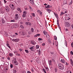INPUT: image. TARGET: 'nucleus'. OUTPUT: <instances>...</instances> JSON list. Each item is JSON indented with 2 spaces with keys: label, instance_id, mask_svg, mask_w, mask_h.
Masks as SVG:
<instances>
[{
  "label": "nucleus",
  "instance_id": "11",
  "mask_svg": "<svg viewBox=\"0 0 73 73\" xmlns=\"http://www.w3.org/2000/svg\"><path fill=\"white\" fill-rule=\"evenodd\" d=\"M19 41V39L18 38H17V39H15L14 41L15 42H18Z\"/></svg>",
  "mask_w": 73,
  "mask_h": 73
},
{
  "label": "nucleus",
  "instance_id": "16",
  "mask_svg": "<svg viewBox=\"0 0 73 73\" xmlns=\"http://www.w3.org/2000/svg\"><path fill=\"white\" fill-rule=\"evenodd\" d=\"M54 15L57 19H58V15L57 14L54 13Z\"/></svg>",
  "mask_w": 73,
  "mask_h": 73
},
{
  "label": "nucleus",
  "instance_id": "64",
  "mask_svg": "<svg viewBox=\"0 0 73 73\" xmlns=\"http://www.w3.org/2000/svg\"><path fill=\"white\" fill-rule=\"evenodd\" d=\"M71 27H72V29H73V25H72Z\"/></svg>",
  "mask_w": 73,
  "mask_h": 73
},
{
  "label": "nucleus",
  "instance_id": "10",
  "mask_svg": "<svg viewBox=\"0 0 73 73\" xmlns=\"http://www.w3.org/2000/svg\"><path fill=\"white\" fill-rule=\"evenodd\" d=\"M9 55L10 57H12L13 56V54L12 53H9Z\"/></svg>",
  "mask_w": 73,
  "mask_h": 73
},
{
  "label": "nucleus",
  "instance_id": "36",
  "mask_svg": "<svg viewBox=\"0 0 73 73\" xmlns=\"http://www.w3.org/2000/svg\"><path fill=\"white\" fill-rule=\"evenodd\" d=\"M66 73H72L70 71H68L66 72Z\"/></svg>",
  "mask_w": 73,
  "mask_h": 73
},
{
  "label": "nucleus",
  "instance_id": "28",
  "mask_svg": "<svg viewBox=\"0 0 73 73\" xmlns=\"http://www.w3.org/2000/svg\"><path fill=\"white\" fill-rule=\"evenodd\" d=\"M47 11H48V13H50V10L49 9H47Z\"/></svg>",
  "mask_w": 73,
  "mask_h": 73
},
{
  "label": "nucleus",
  "instance_id": "45",
  "mask_svg": "<svg viewBox=\"0 0 73 73\" xmlns=\"http://www.w3.org/2000/svg\"><path fill=\"white\" fill-rule=\"evenodd\" d=\"M65 63H66L65 65L66 66L68 65H69V63H68L66 62Z\"/></svg>",
  "mask_w": 73,
  "mask_h": 73
},
{
  "label": "nucleus",
  "instance_id": "19",
  "mask_svg": "<svg viewBox=\"0 0 73 73\" xmlns=\"http://www.w3.org/2000/svg\"><path fill=\"white\" fill-rule=\"evenodd\" d=\"M57 25H58V27H59L60 24H59V22H58V20H57Z\"/></svg>",
  "mask_w": 73,
  "mask_h": 73
},
{
  "label": "nucleus",
  "instance_id": "42",
  "mask_svg": "<svg viewBox=\"0 0 73 73\" xmlns=\"http://www.w3.org/2000/svg\"><path fill=\"white\" fill-rule=\"evenodd\" d=\"M38 40H39V41H40V40H42V38H38Z\"/></svg>",
  "mask_w": 73,
  "mask_h": 73
},
{
  "label": "nucleus",
  "instance_id": "32",
  "mask_svg": "<svg viewBox=\"0 0 73 73\" xmlns=\"http://www.w3.org/2000/svg\"><path fill=\"white\" fill-rule=\"evenodd\" d=\"M40 47V46L38 45H37L36 46V49H38Z\"/></svg>",
  "mask_w": 73,
  "mask_h": 73
},
{
  "label": "nucleus",
  "instance_id": "46",
  "mask_svg": "<svg viewBox=\"0 0 73 73\" xmlns=\"http://www.w3.org/2000/svg\"><path fill=\"white\" fill-rule=\"evenodd\" d=\"M54 39L55 40H57V36H54Z\"/></svg>",
  "mask_w": 73,
  "mask_h": 73
},
{
  "label": "nucleus",
  "instance_id": "17",
  "mask_svg": "<svg viewBox=\"0 0 73 73\" xmlns=\"http://www.w3.org/2000/svg\"><path fill=\"white\" fill-rule=\"evenodd\" d=\"M43 33L44 35H47V32L45 31H43Z\"/></svg>",
  "mask_w": 73,
  "mask_h": 73
},
{
  "label": "nucleus",
  "instance_id": "13",
  "mask_svg": "<svg viewBox=\"0 0 73 73\" xmlns=\"http://www.w3.org/2000/svg\"><path fill=\"white\" fill-rule=\"evenodd\" d=\"M5 23V20H4V19L2 18V24H4Z\"/></svg>",
  "mask_w": 73,
  "mask_h": 73
},
{
  "label": "nucleus",
  "instance_id": "1",
  "mask_svg": "<svg viewBox=\"0 0 73 73\" xmlns=\"http://www.w3.org/2000/svg\"><path fill=\"white\" fill-rule=\"evenodd\" d=\"M58 67L59 69L60 70H63V69H64V66L61 63L59 64L58 65Z\"/></svg>",
  "mask_w": 73,
  "mask_h": 73
},
{
  "label": "nucleus",
  "instance_id": "31",
  "mask_svg": "<svg viewBox=\"0 0 73 73\" xmlns=\"http://www.w3.org/2000/svg\"><path fill=\"white\" fill-rule=\"evenodd\" d=\"M20 27L21 28H22V29H24V26L21 25H20Z\"/></svg>",
  "mask_w": 73,
  "mask_h": 73
},
{
  "label": "nucleus",
  "instance_id": "59",
  "mask_svg": "<svg viewBox=\"0 0 73 73\" xmlns=\"http://www.w3.org/2000/svg\"><path fill=\"white\" fill-rule=\"evenodd\" d=\"M19 50L20 52H21V51H22V49H19Z\"/></svg>",
  "mask_w": 73,
  "mask_h": 73
},
{
  "label": "nucleus",
  "instance_id": "25",
  "mask_svg": "<svg viewBox=\"0 0 73 73\" xmlns=\"http://www.w3.org/2000/svg\"><path fill=\"white\" fill-rule=\"evenodd\" d=\"M29 9L30 11H32L33 10V9H32V7H31V6H29Z\"/></svg>",
  "mask_w": 73,
  "mask_h": 73
},
{
  "label": "nucleus",
  "instance_id": "62",
  "mask_svg": "<svg viewBox=\"0 0 73 73\" xmlns=\"http://www.w3.org/2000/svg\"><path fill=\"white\" fill-rule=\"evenodd\" d=\"M50 53L51 54H54V53L53 52H51Z\"/></svg>",
  "mask_w": 73,
  "mask_h": 73
},
{
  "label": "nucleus",
  "instance_id": "52",
  "mask_svg": "<svg viewBox=\"0 0 73 73\" xmlns=\"http://www.w3.org/2000/svg\"><path fill=\"white\" fill-rule=\"evenodd\" d=\"M3 1H4V3H7V1L5 0H3Z\"/></svg>",
  "mask_w": 73,
  "mask_h": 73
},
{
  "label": "nucleus",
  "instance_id": "55",
  "mask_svg": "<svg viewBox=\"0 0 73 73\" xmlns=\"http://www.w3.org/2000/svg\"><path fill=\"white\" fill-rule=\"evenodd\" d=\"M25 10H28V9L27 8H25Z\"/></svg>",
  "mask_w": 73,
  "mask_h": 73
},
{
  "label": "nucleus",
  "instance_id": "20",
  "mask_svg": "<svg viewBox=\"0 0 73 73\" xmlns=\"http://www.w3.org/2000/svg\"><path fill=\"white\" fill-rule=\"evenodd\" d=\"M38 53L39 56H40L41 54V50H38Z\"/></svg>",
  "mask_w": 73,
  "mask_h": 73
},
{
  "label": "nucleus",
  "instance_id": "24",
  "mask_svg": "<svg viewBox=\"0 0 73 73\" xmlns=\"http://www.w3.org/2000/svg\"><path fill=\"white\" fill-rule=\"evenodd\" d=\"M17 10L18 11H20V12L21 13L22 11H21V9L20 8H18Z\"/></svg>",
  "mask_w": 73,
  "mask_h": 73
},
{
  "label": "nucleus",
  "instance_id": "26",
  "mask_svg": "<svg viewBox=\"0 0 73 73\" xmlns=\"http://www.w3.org/2000/svg\"><path fill=\"white\" fill-rule=\"evenodd\" d=\"M23 13L24 15H27V11H24L23 12Z\"/></svg>",
  "mask_w": 73,
  "mask_h": 73
},
{
  "label": "nucleus",
  "instance_id": "58",
  "mask_svg": "<svg viewBox=\"0 0 73 73\" xmlns=\"http://www.w3.org/2000/svg\"><path fill=\"white\" fill-rule=\"evenodd\" d=\"M27 73H31V72L29 71H28L27 72Z\"/></svg>",
  "mask_w": 73,
  "mask_h": 73
},
{
  "label": "nucleus",
  "instance_id": "8",
  "mask_svg": "<svg viewBox=\"0 0 73 73\" xmlns=\"http://www.w3.org/2000/svg\"><path fill=\"white\" fill-rule=\"evenodd\" d=\"M29 49H30L32 51H34V49H35L34 46H31V47L29 48Z\"/></svg>",
  "mask_w": 73,
  "mask_h": 73
},
{
  "label": "nucleus",
  "instance_id": "23",
  "mask_svg": "<svg viewBox=\"0 0 73 73\" xmlns=\"http://www.w3.org/2000/svg\"><path fill=\"white\" fill-rule=\"evenodd\" d=\"M64 44L66 47H67V42L66 40H65Z\"/></svg>",
  "mask_w": 73,
  "mask_h": 73
},
{
  "label": "nucleus",
  "instance_id": "3",
  "mask_svg": "<svg viewBox=\"0 0 73 73\" xmlns=\"http://www.w3.org/2000/svg\"><path fill=\"white\" fill-rule=\"evenodd\" d=\"M31 44H32V45H35L36 44V42L34 40H31Z\"/></svg>",
  "mask_w": 73,
  "mask_h": 73
},
{
  "label": "nucleus",
  "instance_id": "50",
  "mask_svg": "<svg viewBox=\"0 0 73 73\" xmlns=\"http://www.w3.org/2000/svg\"><path fill=\"white\" fill-rule=\"evenodd\" d=\"M71 45L72 47L73 48V42L71 43Z\"/></svg>",
  "mask_w": 73,
  "mask_h": 73
},
{
  "label": "nucleus",
  "instance_id": "5",
  "mask_svg": "<svg viewBox=\"0 0 73 73\" xmlns=\"http://www.w3.org/2000/svg\"><path fill=\"white\" fill-rule=\"evenodd\" d=\"M22 35L23 36H25V35H27V32L24 31H22Z\"/></svg>",
  "mask_w": 73,
  "mask_h": 73
},
{
  "label": "nucleus",
  "instance_id": "53",
  "mask_svg": "<svg viewBox=\"0 0 73 73\" xmlns=\"http://www.w3.org/2000/svg\"><path fill=\"white\" fill-rule=\"evenodd\" d=\"M44 5H45V7H46V5H47V4H46V3H45L44 4Z\"/></svg>",
  "mask_w": 73,
  "mask_h": 73
},
{
  "label": "nucleus",
  "instance_id": "38",
  "mask_svg": "<svg viewBox=\"0 0 73 73\" xmlns=\"http://www.w3.org/2000/svg\"><path fill=\"white\" fill-rule=\"evenodd\" d=\"M10 22H15V21L14 19H13L10 21Z\"/></svg>",
  "mask_w": 73,
  "mask_h": 73
},
{
  "label": "nucleus",
  "instance_id": "48",
  "mask_svg": "<svg viewBox=\"0 0 73 73\" xmlns=\"http://www.w3.org/2000/svg\"><path fill=\"white\" fill-rule=\"evenodd\" d=\"M72 1L71 0L70 1V5H72Z\"/></svg>",
  "mask_w": 73,
  "mask_h": 73
},
{
  "label": "nucleus",
  "instance_id": "37",
  "mask_svg": "<svg viewBox=\"0 0 73 73\" xmlns=\"http://www.w3.org/2000/svg\"><path fill=\"white\" fill-rule=\"evenodd\" d=\"M40 34H36L35 36V37H37V36H40Z\"/></svg>",
  "mask_w": 73,
  "mask_h": 73
},
{
  "label": "nucleus",
  "instance_id": "51",
  "mask_svg": "<svg viewBox=\"0 0 73 73\" xmlns=\"http://www.w3.org/2000/svg\"><path fill=\"white\" fill-rule=\"evenodd\" d=\"M45 45V43H43L42 44V46H44Z\"/></svg>",
  "mask_w": 73,
  "mask_h": 73
},
{
  "label": "nucleus",
  "instance_id": "14",
  "mask_svg": "<svg viewBox=\"0 0 73 73\" xmlns=\"http://www.w3.org/2000/svg\"><path fill=\"white\" fill-rule=\"evenodd\" d=\"M64 14H65V13H64V12H61L60 13V16H62V15H64Z\"/></svg>",
  "mask_w": 73,
  "mask_h": 73
},
{
  "label": "nucleus",
  "instance_id": "40",
  "mask_svg": "<svg viewBox=\"0 0 73 73\" xmlns=\"http://www.w3.org/2000/svg\"><path fill=\"white\" fill-rule=\"evenodd\" d=\"M7 59L8 60H9V61H10V60H11V58H10V57H8L7 58Z\"/></svg>",
  "mask_w": 73,
  "mask_h": 73
},
{
  "label": "nucleus",
  "instance_id": "44",
  "mask_svg": "<svg viewBox=\"0 0 73 73\" xmlns=\"http://www.w3.org/2000/svg\"><path fill=\"white\" fill-rule=\"evenodd\" d=\"M10 67L11 68H13V65L12 64H10Z\"/></svg>",
  "mask_w": 73,
  "mask_h": 73
},
{
  "label": "nucleus",
  "instance_id": "29",
  "mask_svg": "<svg viewBox=\"0 0 73 73\" xmlns=\"http://www.w3.org/2000/svg\"><path fill=\"white\" fill-rule=\"evenodd\" d=\"M31 15L33 17H35V13H31Z\"/></svg>",
  "mask_w": 73,
  "mask_h": 73
},
{
  "label": "nucleus",
  "instance_id": "47",
  "mask_svg": "<svg viewBox=\"0 0 73 73\" xmlns=\"http://www.w3.org/2000/svg\"><path fill=\"white\" fill-rule=\"evenodd\" d=\"M22 16L23 17H25V16H26V15L25 14H23Z\"/></svg>",
  "mask_w": 73,
  "mask_h": 73
},
{
  "label": "nucleus",
  "instance_id": "7",
  "mask_svg": "<svg viewBox=\"0 0 73 73\" xmlns=\"http://www.w3.org/2000/svg\"><path fill=\"white\" fill-rule=\"evenodd\" d=\"M65 26L66 27H69L70 26V24L69 23H66Z\"/></svg>",
  "mask_w": 73,
  "mask_h": 73
},
{
  "label": "nucleus",
  "instance_id": "54",
  "mask_svg": "<svg viewBox=\"0 0 73 73\" xmlns=\"http://www.w3.org/2000/svg\"><path fill=\"white\" fill-rule=\"evenodd\" d=\"M45 8L46 9H48V8H49L48 7V6H46V7H45Z\"/></svg>",
  "mask_w": 73,
  "mask_h": 73
},
{
  "label": "nucleus",
  "instance_id": "57",
  "mask_svg": "<svg viewBox=\"0 0 73 73\" xmlns=\"http://www.w3.org/2000/svg\"><path fill=\"white\" fill-rule=\"evenodd\" d=\"M14 64H15V63H16L17 62L16 60H14Z\"/></svg>",
  "mask_w": 73,
  "mask_h": 73
},
{
  "label": "nucleus",
  "instance_id": "21",
  "mask_svg": "<svg viewBox=\"0 0 73 73\" xmlns=\"http://www.w3.org/2000/svg\"><path fill=\"white\" fill-rule=\"evenodd\" d=\"M54 44L56 46H57L58 45V42H54Z\"/></svg>",
  "mask_w": 73,
  "mask_h": 73
},
{
  "label": "nucleus",
  "instance_id": "61",
  "mask_svg": "<svg viewBox=\"0 0 73 73\" xmlns=\"http://www.w3.org/2000/svg\"><path fill=\"white\" fill-rule=\"evenodd\" d=\"M15 65H17V62L15 63Z\"/></svg>",
  "mask_w": 73,
  "mask_h": 73
},
{
  "label": "nucleus",
  "instance_id": "35",
  "mask_svg": "<svg viewBox=\"0 0 73 73\" xmlns=\"http://www.w3.org/2000/svg\"><path fill=\"white\" fill-rule=\"evenodd\" d=\"M25 51L27 53H29V51H28V50H25Z\"/></svg>",
  "mask_w": 73,
  "mask_h": 73
},
{
  "label": "nucleus",
  "instance_id": "56",
  "mask_svg": "<svg viewBox=\"0 0 73 73\" xmlns=\"http://www.w3.org/2000/svg\"><path fill=\"white\" fill-rule=\"evenodd\" d=\"M70 53H71V54H72V55H73V51H71L70 52Z\"/></svg>",
  "mask_w": 73,
  "mask_h": 73
},
{
  "label": "nucleus",
  "instance_id": "33",
  "mask_svg": "<svg viewBox=\"0 0 73 73\" xmlns=\"http://www.w3.org/2000/svg\"><path fill=\"white\" fill-rule=\"evenodd\" d=\"M31 29L32 32H34V29H33V28H32Z\"/></svg>",
  "mask_w": 73,
  "mask_h": 73
},
{
  "label": "nucleus",
  "instance_id": "15",
  "mask_svg": "<svg viewBox=\"0 0 73 73\" xmlns=\"http://www.w3.org/2000/svg\"><path fill=\"white\" fill-rule=\"evenodd\" d=\"M6 45H7V46H8V48H9V49H11V46H9V44L7 43L6 44Z\"/></svg>",
  "mask_w": 73,
  "mask_h": 73
},
{
  "label": "nucleus",
  "instance_id": "12",
  "mask_svg": "<svg viewBox=\"0 0 73 73\" xmlns=\"http://www.w3.org/2000/svg\"><path fill=\"white\" fill-rule=\"evenodd\" d=\"M70 61L71 62V65H72V66H73V61L72 59H70Z\"/></svg>",
  "mask_w": 73,
  "mask_h": 73
},
{
  "label": "nucleus",
  "instance_id": "39",
  "mask_svg": "<svg viewBox=\"0 0 73 73\" xmlns=\"http://www.w3.org/2000/svg\"><path fill=\"white\" fill-rule=\"evenodd\" d=\"M16 55L18 56H20V54L17 52L16 53Z\"/></svg>",
  "mask_w": 73,
  "mask_h": 73
},
{
  "label": "nucleus",
  "instance_id": "18",
  "mask_svg": "<svg viewBox=\"0 0 73 73\" xmlns=\"http://www.w3.org/2000/svg\"><path fill=\"white\" fill-rule=\"evenodd\" d=\"M60 61L61 62H62V63H65V61H64V59H61Z\"/></svg>",
  "mask_w": 73,
  "mask_h": 73
},
{
  "label": "nucleus",
  "instance_id": "43",
  "mask_svg": "<svg viewBox=\"0 0 73 73\" xmlns=\"http://www.w3.org/2000/svg\"><path fill=\"white\" fill-rule=\"evenodd\" d=\"M46 70H47V71H49V68H48V67H46Z\"/></svg>",
  "mask_w": 73,
  "mask_h": 73
},
{
  "label": "nucleus",
  "instance_id": "60",
  "mask_svg": "<svg viewBox=\"0 0 73 73\" xmlns=\"http://www.w3.org/2000/svg\"><path fill=\"white\" fill-rule=\"evenodd\" d=\"M20 24H23V22H20Z\"/></svg>",
  "mask_w": 73,
  "mask_h": 73
},
{
  "label": "nucleus",
  "instance_id": "49",
  "mask_svg": "<svg viewBox=\"0 0 73 73\" xmlns=\"http://www.w3.org/2000/svg\"><path fill=\"white\" fill-rule=\"evenodd\" d=\"M55 72L56 73V72H57V68H55Z\"/></svg>",
  "mask_w": 73,
  "mask_h": 73
},
{
  "label": "nucleus",
  "instance_id": "9",
  "mask_svg": "<svg viewBox=\"0 0 73 73\" xmlns=\"http://www.w3.org/2000/svg\"><path fill=\"white\" fill-rule=\"evenodd\" d=\"M25 24H26V25H29L30 26V25H32L31 23H29V22H26Z\"/></svg>",
  "mask_w": 73,
  "mask_h": 73
},
{
  "label": "nucleus",
  "instance_id": "27",
  "mask_svg": "<svg viewBox=\"0 0 73 73\" xmlns=\"http://www.w3.org/2000/svg\"><path fill=\"white\" fill-rule=\"evenodd\" d=\"M48 64L49 65H51L52 64V60H50Z\"/></svg>",
  "mask_w": 73,
  "mask_h": 73
},
{
  "label": "nucleus",
  "instance_id": "22",
  "mask_svg": "<svg viewBox=\"0 0 73 73\" xmlns=\"http://www.w3.org/2000/svg\"><path fill=\"white\" fill-rule=\"evenodd\" d=\"M29 1L30 3H31V4H33V0H31V1Z\"/></svg>",
  "mask_w": 73,
  "mask_h": 73
},
{
  "label": "nucleus",
  "instance_id": "63",
  "mask_svg": "<svg viewBox=\"0 0 73 73\" xmlns=\"http://www.w3.org/2000/svg\"><path fill=\"white\" fill-rule=\"evenodd\" d=\"M65 31H66V32H67V31H68V29H65Z\"/></svg>",
  "mask_w": 73,
  "mask_h": 73
},
{
  "label": "nucleus",
  "instance_id": "4",
  "mask_svg": "<svg viewBox=\"0 0 73 73\" xmlns=\"http://www.w3.org/2000/svg\"><path fill=\"white\" fill-rule=\"evenodd\" d=\"M19 15L17 14H16L15 15V19L16 20H18L19 19Z\"/></svg>",
  "mask_w": 73,
  "mask_h": 73
},
{
  "label": "nucleus",
  "instance_id": "41",
  "mask_svg": "<svg viewBox=\"0 0 73 73\" xmlns=\"http://www.w3.org/2000/svg\"><path fill=\"white\" fill-rule=\"evenodd\" d=\"M47 6L48 7V8H50L52 7V6H50V5H47Z\"/></svg>",
  "mask_w": 73,
  "mask_h": 73
},
{
  "label": "nucleus",
  "instance_id": "2",
  "mask_svg": "<svg viewBox=\"0 0 73 73\" xmlns=\"http://www.w3.org/2000/svg\"><path fill=\"white\" fill-rule=\"evenodd\" d=\"M9 7L11 8L12 10L13 11L15 9V6L14 5L12 4H11L10 5H9Z\"/></svg>",
  "mask_w": 73,
  "mask_h": 73
},
{
  "label": "nucleus",
  "instance_id": "30",
  "mask_svg": "<svg viewBox=\"0 0 73 73\" xmlns=\"http://www.w3.org/2000/svg\"><path fill=\"white\" fill-rule=\"evenodd\" d=\"M42 70L44 73H46V71L45 70V69L43 68Z\"/></svg>",
  "mask_w": 73,
  "mask_h": 73
},
{
  "label": "nucleus",
  "instance_id": "6",
  "mask_svg": "<svg viewBox=\"0 0 73 73\" xmlns=\"http://www.w3.org/2000/svg\"><path fill=\"white\" fill-rule=\"evenodd\" d=\"M5 9L7 12H8L9 11V8L8 6H7L5 7Z\"/></svg>",
  "mask_w": 73,
  "mask_h": 73
},
{
  "label": "nucleus",
  "instance_id": "34",
  "mask_svg": "<svg viewBox=\"0 0 73 73\" xmlns=\"http://www.w3.org/2000/svg\"><path fill=\"white\" fill-rule=\"evenodd\" d=\"M13 73H16L17 72V71L15 70H13Z\"/></svg>",
  "mask_w": 73,
  "mask_h": 73
}]
</instances>
